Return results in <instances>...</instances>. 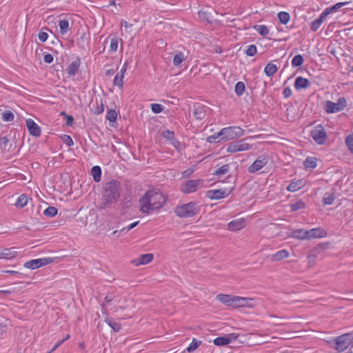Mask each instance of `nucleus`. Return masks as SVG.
I'll return each mask as SVG.
<instances>
[{"instance_id": "obj_1", "label": "nucleus", "mask_w": 353, "mask_h": 353, "mask_svg": "<svg viewBox=\"0 0 353 353\" xmlns=\"http://www.w3.org/2000/svg\"><path fill=\"white\" fill-rule=\"evenodd\" d=\"M121 192V185L119 181L115 179L105 183L102 187L101 201L99 205L100 209L111 208L120 199Z\"/></svg>"}, {"instance_id": "obj_2", "label": "nucleus", "mask_w": 353, "mask_h": 353, "mask_svg": "<svg viewBox=\"0 0 353 353\" xmlns=\"http://www.w3.org/2000/svg\"><path fill=\"white\" fill-rule=\"evenodd\" d=\"M166 201V197L159 190H149L139 199L140 210L143 214H150L152 211L160 209Z\"/></svg>"}, {"instance_id": "obj_3", "label": "nucleus", "mask_w": 353, "mask_h": 353, "mask_svg": "<svg viewBox=\"0 0 353 353\" xmlns=\"http://www.w3.org/2000/svg\"><path fill=\"white\" fill-rule=\"evenodd\" d=\"M216 299L221 303L234 308L253 307L255 305L253 299L230 294H220L216 296Z\"/></svg>"}, {"instance_id": "obj_4", "label": "nucleus", "mask_w": 353, "mask_h": 353, "mask_svg": "<svg viewBox=\"0 0 353 353\" xmlns=\"http://www.w3.org/2000/svg\"><path fill=\"white\" fill-rule=\"evenodd\" d=\"M200 206L196 202L190 201L188 203L177 205L174 209V212L180 218H191L200 212Z\"/></svg>"}, {"instance_id": "obj_5", "label": "nucleus", "mask_w": 353, "mask_h": 353, "mask_svg": "<svg viewBox=\"0 0 353 353\" xmlns=\"http://www.w3.org/2000/svg\"><path fill=\"white\" fill-rule=\"evenodd\" d=\"M353 341V334L346 333L341 334L329 341L330 347L336 350L338 352L345 351Z\"/></svg>"}, {"instance_id": "obj_6", "label": "nucleus", "mask_w": 353, "mask_h": 353, "mask_svg": "<svg viewBox=\"0 0 353 353\" xmlns=\"http://www.w3.org/2000/svg\"><path fill=\"white\" fill-rule=\"evenodd\" d=\"M222 135V140H232L238 139L244 134V130L238 126H230L224 128L219 131Z\"/></svg>"}, {"instance_id": "obj_7", "label": "nucleus", "mask_w": 353, "mask_h": 353, "mask_svg": "<svg viewBox=\"0 0 353 353\" xmlns=\"http://www.w3.org/2000/svg\"><path fill=\"white\" fill-rule=\"evenodd\" d=\"M203 183V179H189L181 185L180 190L184 194L192 193L201 188Z\"/></svg>"}, {"instance_id": "obj_8", "label": "nucleus", "mask_w": 353, "mask_h": 353, "mask_svg": "<svg viewBox=\"0 0 353 353\" xmlns=\"http://www.w3.org/2000/svg\"><path fill=\"white\" fill-rule=\"evenodd\" d=\"M347 106V101L345 97H339L336 103L331 101H326L324 109L327 113H335L341 111Z\"/></svg>"}, {"instance_id": "obj_9", "label": "nucleus", "mask_w": 353, "mask_h": 353, "mask_svg": "<svg viewBox=\"0 0 353 353\" xmlns=\"http://www.w3.org/2000/svg\"><path fill=\"white\" fill-rule=\"evenodd\" d=\"M250 148V145L245 141V139H241L229 143L227 145V152L234 153L248 150Z\"/></svg>"}, {"instance_id": "obj_10", "label": "nucleus", "mask_w": 353, "mask_h": 353, "mask_svg": "<svg viewBox=\"0 0 353 353\" xmlns=\"http://www.w3.org/2000/svg\"><path fill=\"white\" fill-rule=\"evenodd\" d=\"M269 161L268 155L263 154L259 155L257 159L248 167V170L250 173H255L262 169Z\"/></svg>"}, {"instance_id": "obj_11", "label": "nucleus", "mask_w": 353, "mask_h": 353, "mask_svg": "<svg viewBox=\"0 0 353 353\" xmlns=\"http://www.w3.org/2000/svg\"><path fill=\"white\" fill-rule=\"evenodd\" d=\"M54 262L53 258H43V259H37L30 260L26 262L23 265L24 268L30 269V270H36L41 266L48 265Z\"/></svg>"}, {"instance_id": "obj_12", "label": "nucleus", "mask_w": 353, "mask_h": 353, "mask_svg": "<svg viewBox=\"0 0 353 353\" xmlns=\"http://www.w3.org/2000/svg\"><path fill=\"white\" fill-rule=\"evenodd\" d=\"M311 136L319 145L325 143L327 139V133L321 125L316 126L311 131Z\"/></svg>"}, {"instance_id": "obj_13", "label": "nucleus", "mask_w": 353, "mask_h": 353, "mask_svg": "<svg viewBox=\"0 0 353 353\" xmlns=\"http://www.w3.org/2000/svg\"><path fill=\"white\" fill-rule=\"evenodd\" d=\"M234 188L230 190L228 189H218L210 190L207 192V196L211 199H221L227 197L233 190Z\"/></svg>"}, {"instance_id": "obj_14", "label": "nucleus", "mask_w": 353, "mask_h": 353, "mask_svg": "<svg viewBox=\"0 0 353 353\" xmlns=\"http://www.w3.org/2000/svg\"><path fill=\"white\" fill-rule=\"evenodd\" d=\"M26 125L29 133L35 137H39L41 135V128L31 119L26 120Z\"/></svg>"}, {"instance_id": "obj_15", "label": "nucleus", "mask_w": 353, "mask_h": 353, "mask_svg": "<svg viewBox=\"0 0 353 353\" xmlns=\"http://www.w3.org/2000/svg\"><path fill=\"white\" fill-rule=\"evenodd\" d=\"M192 114L193 116L197 120H203L205 115V107L200 103H194L192 106Z\"/></svg>"}, {"instance_id": "obj_16", "label": "nucleus", "mask_w": 353, "mask_h": 353, "mask_svg": "<svg viewBox=\"0 0 353 353\" xmlns=\"http://www.w3.org/2000/svg\"><path fill=\"white\" fill-rule=\"evenodd\" d=\"M154 256L152 254L148 253L141 254L138 258L134 259L132 262L134 265H145L152 261Z\"/></svg>"}, {"instance_id": "obj_17", "label": "nucleus", "mask_w": 353, "mask_h": 353, "mask_svg": "<svg viewBox=\"0 0 353 353\" xmlns=\"http://www.w3.org/2000/svg\"><path fill=\"white\" fill-rule=\"evenodd\" d=\"M307 239L322 238L327 235L326 231L321 228H315L311 230H307Z\"/></svg>"}, {"instance_id": "obj_18", "label": "nucleus", "mask_w": 353, "mask_h": 353, "mask_svg": "<svg viewBox=\"0 0 353 353\" xmlns=\"http://www.w3.org/2000/svg\"><path fill=\"white\" fill-rule=\"evenodd\" d=\"M245 226L244 219L233 220L228 224V229L230 231H236L243 228Z\"/></svg>"}, {"instance_id": "obj_19", "label": "nucleus", "mask_w": 353, "mask_h": 353, "mask_svg": "<svg viewBox=\"0 0 353 353\" xmlns=\"http://www.w3.org/2000/svg\"><path fill=\"white\" fill-rule=\"evenodd\" d=\"M310 86V81L303 77H298L295 79L294 88L296 90L305 89Z\"/></svg>"}, {"instance_id": "obj_20", "label": "nucleus", "mask_w": 353, "mask_h": 353, "mask_svg": "<svg viewBox=\"0 0 353 353\" xmlns=\"http://www.w3.org/2000/svg\"><path fill=\"white\" fill-rule=\"evenodd\" d=\"M81 65V60L79 58H77L75 60H74L68 67L67 68V74L72 77L74 76L80 67Z\"/></svg>"}, {"instance_id": "obj_21", "label": "nucleus", "mask_w": 353, "mask_h": 353, "mask_svg": "<svg viewBox=\"0 0 353 353\" xmlns=\"http://www.w3.org/2000/svg\"><path fill=\"white\" fill-rule=\"evenodd\" d=\"M307 230L297 229L291 232L290 236L296 239L305 240L308 238Z\"/></svg>"}, {"instance_id": "obj_22", "label": "nucleus", "mask_w": 353, "mask_h": 353, "mask_svg": "<svg viewBox=\"0 0 353 353\" xmlns=\"http://www.w3.org/2000/svg\"><path fill=\"white\" fill-rule=\"evenodd\" d=\"M305 185V181L303 179L297 180L296 181H292L288 186L287 187V190L289 192H296L297 190H301Z\"/></svg>"}, {"instance_id": "obj_23", "label": "nucleus", "mask_w": 353, "mask_h": 353, "mask_svg": "<svg viewBox=\"0 0 353 353\" xmlns=\"http://www.w3.org/2000/svg\"><path fill=\"white\" fill-rule=\"evenodd\" d=\"M17 252L14 248H6L0 252V259H12L16 257Z\"/></svg>"}, {"instance_id": "obj_24", "label": "nucleus", "mask_w": 353, "mask_h": 353, "mask_svg": "<svg viewBox=\"0 0 353 353\" xmlns=\"http://www.w3.org/2000/svg\"><path fill=\"white\" fill-rule=\"evenodd\" d=\"M326 15L322 12L318 19L312 21L310 24V30L312 32H316L319 30L324 20L326 19Z\"/></svg>"}, {"instance_id": "obj_25", "label": "nucleus", "mask_w": 353, "mask_h": 353, "mask_svg": "<svg viewBox=\"0 0 353 353\" xmlns=\"http://www.w3.org/2000/svg\"><path fill=\"white\" fill-rule=\"evenodd\" d=\"M349 2H339L331 7L326 8L323 12L327 17L329 14L336 12L343 6L348 4Z\"/></svg>"}, {"instance_id": "obj_26", "label": "nucleus", "mask_w": 353, "mask_h": 353, "mask_svg": "<svg viewBox=\"0 0 353 353\" xmlns=\"http://www.w3.org/2000/svg\"><path fill=\"white\" fill-rule=\"evenodd\" d=\"M290 254L286 250H281L272 255L271 260L272 261H279L284 259H287Z\"/></svg>"}, {"instance_id": "obj_27", "label": "nucleus", "mask_w": 353, "mask_h": 353, "mask_svg": "<svg viewBox=\"0 0 353 353\" xmlns=\"http://www.w3.org/2000/svg\"><path fill=\"white\" fill-rule=\"evenodd\" d=\"M305 169H314L317 166V158L314 157H307L303 162Z\"/></svg>"}, {"instance_id": "obj_28", "label": "nucleus", "mask_w": 353, "mask_h": 353, "mask_svg": "<svg viewBox=\"0 0 353 353\" xmlns=\"http://www.w3.org/2000/svg\"><path fill=\"white\" fill-rule=\"evenodd\" d=\"M10 135L8 136H3V132L1 134H0V149L4 151L10 152V148L12 147V145H10V147L8 148V145L10 141V139L8 138Z\"/></svg>"}, {"instance_id": "obj_29", "label": "nucleus", "mask_w": 353, "mask_h": 353, "mask_svg": "<svg viewBox=\"0 0 353 353\" xmlns=\"http://www.w3.org/2000/svg\"><path fill=\"white\" fill-rule=\"evenodd\" d=\"M91 174L95 182H99L101 179V169L98 165H94L91 169Z\"/></svg>"}, {"instance_id": "obj_30", "label": "nucleus", "mask_w": 353, "mask_h": 353, "mask_svg": "<svg viewBox=\"0 0 353 353\" xmlns=\"http://www.w3.org/2000/svg\"><path fill=\"white\" fill-rule=\"evenodd\" d=\"M277 66L272 63H268L265 68L264 72L268 77H272L277 72Z\"/></svg>"}, {"instance_id": "obj_31", "label": "nucleus", "mask_w": 353, "mask_h": 353, "mask_svg": "<svg viewBox=\"0 0 353 353\" xmlns=\"http://www.w3.org/2000/svg\"><path fill=\"white\" fill-rule=\"evenodd\" d=\"M229 170H230V165L228 164H225V165H222L221 167L219 168L218 169H216L212 173V174L214 176H216L218 177H221V176L225 175L227 173H228Z\"/></svg>"}, {"instance_id": "obj_32", "label": "nucleus", "mask_w": 353, "mask_h": 353, "mask_svg": "<svg viewBox=\"0 0 353 353\" xmlns=\"http://www.w3.org/2000/svg\"><path fill=\"white\" fill-rule=\"evenodd\" d=\"M213 343L216 346H224L230 343V340L226 336H219L214 339Z\"/></svg>"}, {"instance_id": "obj_33", "label": "nucleus", "mask_w": 353, "mask_h": 353, "mask_svg": "<svg viewBox=\"0 0 353 353\" xmlns=\"http://www.w3.org/2000/svg\"><path fill=\"white\" fill-rule=\"evenodd\" d=\"M289 205L290 207L291 211L295 212L305 208L306 203L302 200H299L296 203H290Z\"/></svg>"}, {"instance_id": "obj_34", "label": "nucleus", "mask_w": 353, "mask_h": 353, "mask_svg": "<svg viewBox=\"0 0 353 353\" xmlns=\"http://www.w3.org/2000/svg\"><path fill=\"white\" fill-rule=\"evenodd\" d=\"M277 17L279 22L284 25L287 24L290 19V15L287 12H279Z\"/></svg>"}, {"instance_id": "obj_35", "label": "nucleus", "mask_w": 353, "mask_h": 353, "mask_svg": "<svg viewBox=\"0 0 353 353\" xmlns=\"http://www.w3.org/2000/svg\"><path fill=\"white\" fill-rule=\"evenodd\" d=\"M60 28V32L61 34H65L69 30V21L68 19H62L59 22Z\"/></svg>"}, {"instance_id": "obj_36", "label": "nucleus", "mask_w": 353, "mask_h": 353, "mask_svg": "<svg viewBox=\"0 0 353 353\" xmlns=\"http://www.w3.org/2000/svg\"><path fill=\"white\" fill-rule=\"evenodd\" d=\"M28 197L25 194H21L19 196L15 205L18 208H22L26 206L28 203Z\"/></svg>"}, {"instance_id": "obj_37", "label": "nucleus", "mask_w": 353, "mask_h": 353, "mask_svg": "<svg viewBox=\"0 0 353 353\" xmlns=\"http://www.w3.org/2000/svg\"><path fill=\"white\" fill-rule=\"evenodd\" d=\"M303 61L304 59L301 54L295 55L292 60V65L294 68L301 66Z\"/></svg>"}, {"instance_id": "obj_38", "label": "nucleus", "mask_w": 353, "mask_h": 353, "mask_svg": "<svg viewBox=\"0 0 353 353\" xmlns=\"http://www.w3.org/2000/svg\"><path fill=\"white\" fill-rule=\"evenodd\" d=\"M245 85L243 81H239L236 83L234 91L237 96H241L245 91Z\"/></svg>"}, {"instance_id": "obj_39", "label": "nucleus", "mask_w": 353, "mask_h": 353, "mask_svg": "<svg viewBox=\"0 0 353 353\" xmlns=\"http://www.w3.org/2000/svg\"><path fill=\"white\" fill-rule=\"evenodd\" d=\"M105 118L110 123H114L117 121V113L114 110H108Z\"/></svg>"}, {"instance_id": "obj_40", "label": "nucleus", "mask_w": 353, "mask_h": 353, "mask_svg": "<svg viewBox=\"0 0 353 353\" xmlns=\"http://www.w3.org/2000/svg\"><path fill=\"white\" fill-rule=\"evenodd\" d=\"M57 208L53 206H49L43 211V214L46 216L54 217L57 214Z\"/></svg>"}, {"instance_id": "obj_41", "label": "nucleus", "mask_w": 353, "mask_h": 353, "mask_svg": "<svg viewBox=\"0 0 353 353\" xmlns=\"http://www.w3.org/2000/svg\"><path fill=\"white\" fill-rule=\"evenodd\" d=\"M336 199L334 193H326L323 200L324 205H332Z\"/></svg>"}, {"instance_id": "obj_42", "label": "nucleus", "mask_w": 353, "mask_h": 353, "mask_svg": "<svg viewBox=\"0 0 353 353\" xmlns=\"http://www.w3.org/2000/svg\"><path fill=\"white\" fill-rule=\"evenodd\" d=\"M113 84L119 88H123V76L121 75L120 73H117L113 80Z\"/></svg>"}, {"instance_id": "obj_43", "label": "nucleus", "mask_w": 353, "mask_h": 353, "mask_svg": "<svg viewBox=\"0 0 353 353\" xmlns=\"http://www.w3.org/2000/svg\"><path fill=\"white\" fill-rule=\"evenodd\" d=\"M201 341H198L196 339H193L190 345L186 348L188 352H192L194 351L201 344Z\"/></svg>"}, {"instance_id": "obj_44", "label": "nucleus", "mask_w": 353, "mask_h": 353, "mask_svg": "<svg viewBox=\"0 0 353 353\" xmlns=\"http://www.w3.org/2000/svg\"><path fill=\"white\" fill-rule=\"evenodd\" d=\"M185 59V57L183 52H179L176 54L173 59V64L175 66H179Z\"/></svg>"}, {"instance_id": "obj_45", "label": "nucleus", "mask_w": 353, "mask_h": 353, "mask_svg": "<svg viewBox=\"0 0 353 353\" xmlns=\"http://www.w3.org/2000/svg\"><path fill=\"white\" fill-rule=\"evenodd\" d=\"M254 28L261 35V36H266L269 30L268 27L265 25H256L254 26Z\"/></svg>"}, {"instance_id": "obj_46", "label": "nucleus", "mask_w": 353, "mask_h": 353, "mask_svg": "<svg viewBox=\"0 0 353 353\" xmlns=\"http://www.w3.org/2000/svg\"><path fill=\"white\" fill-rule=\"evenodd\" d=\"M119 39L114 36L110 42V52H114L118 49V44H119ZM120 40L122 41V39H120Z\"/></svg>"}, {"instance_id": "obj_47", "label": "nucleus", "mask_w": 353, "mask_h": 353, "mask_svg": "<svg viewBox=\"0 0 353 353\" xmlns=\"http://www.w3.org/2000/svg\"><path fill=\"white\" fill-rule=\"evenodd\" d=\"M105 323H107L110 327H112V329L114 331V332H119L120 330H121V324L117 323V322H114L113 321H112L111 319H106L105 320Z\"/></svg>"}, {"instance_id": "obj_48", "label": "nucleus", "mask_w": 353, "mask_h": 353, "mask_svg": "<svg viewBox=\"0 0 353 353\" xmlns=\"http://www.w3.org/2000/svg\"><path fill=\"white\" fill-rule=\"evenodd\" d=\"M1 118L3 121L10 122L14 120V116L11 111H6L2 114Z\"/></svg>"}, {"instance_id": "obj_49", "label": "nucleus", "mask_w": 353, "mask_h": 353, "mask_svg": "<svg viewBox=\"0 0 353 353\" xmlns=\"http://www.w3.org/2000/svg\"><path fill=\"white\" fill-rule=\"evenodd\" d=\"M198 15H199V17L203 21H207L208 23L210 22V14L206 12V11H203V10H199L198 12Z\"/></svg>"}, {"instance_id": "obj_50", "label": "nucleus", "mask_w": 353, "mask_h": 353, "mask_svg": "<svg viewBox=\"0 0 353 353\" xmlns=\"http://www.w3.org/2000/svg\"><path fill=\"white\" fill-rule=\"evenodd\" d=\"M60 115L63 116L65 119V123L68 126H72L74 123V117L71 115L67 114L65 112H61Z\"/></svg>"}, {"instance_id": "obj_51", "label": "nucleus", "mask_w": 353, "mask_h": 353, "mask_svg": "<svg viewBox=\"0 0 353 353\" xmlns=\"http://www.w3.org/2000/svg\"><path fill=\"white\" fill-rule=\"evenodd\" d=\"M103 111H104V105L103 103V101L101 100V102L99 104L98 103H97L96 108H94L92 110V112H93L94 114L98 115V114H100L102 112H103Z\"/></svg>"}, {"instance_id": "obj_52", "label": "nucleus", "mask_w": 353, "mask_h": 353, "mask_svg": "<svg viewBox=\"0 0 353 353\" xmlns=\"http://www.w3.org/2000/svg\"><path fill=\"white\" fill-rule=\"evenodd\" d=\"M164 107L159 103L151 104V110L154 114H159L163 111Z\"/></svg>"}, {"instance_id": "obj_53", "label": "nucleus", "mask_w": 353, "mask_h": 353, "mask_svg": "<svg viewBox=\"0 0 353 353\" xmlns=\"http://www.w3.org/2000/svg\"><path fill=\"white\" fill-rule=\"evenodd\" d=\"M256 52H257V48H256V46L254 44L249 46L248 49L245 51V54L250 57L254 56L256 54Z\"/></svg>"}, {"instance_id": "obj_54", "label": "nucleus", "mask_w": 353, "mask_h": 353, "mask_svg": "<svg viewBox=\"0 0 353 353\" xmlns=\"http://www.w3.org/2000/svg\"><path fill=\"white\" fill-rule=\"evenodd\" d=\"M162 135L165 139L171 141V142L175 139L174 132L168 130L163 131Z\"/></svg>"}, {"instance_id": "obj_55", "label": "nucleus", "mask_w": 353, "mask_h": 353, "mask_svg": "<svg viewBox=\"0 0 353 353\" xmlns=\"http://www.w3.org/2000/svg\"><path fill=\"white\" fill-rule=\"evenodd\" d=\"M61 139L65 144L68 146H72L74 144L73 140L70 136L67 134H63L61 136Z\"/></svg>"}, {"instance_id": "obj_56", "label": "nucleus", "mask_w": 353, "mask_h": 353, "mask_svg": "<svg viewBox=\"0 0 353 353\" xmlns=\"http://www.w3.org/2000/svg\"><path fill=\"white\" fill-rule=\"evenodd\" d=\"M345 143L349 150L353 153V134L348 135L346 137Z\"/></svg>"}, {"instance_id": "obj_57", "label": "nucleus", "mask_w": 353, "mask_h": 353, "mask_svg": "<svg viewBox=\"0 0 353 353\" xmlns=\"http://www.w3.org/2000/svg\"><path fill=\"white\" fill-rule=\"evenodd\" d=\"M222 139V135L219 134V132L217 133H214L213 135L209 136L207 138V141L209 143H214L215 142L216 139L220 138Z\"/></svg>"}, {"instance_id": "obj_58", "label": "nucleus", "mask_w": 353, "mask_h": 353, "mask_svg": "<svg viewBox=\"0 0 353 353\" xmlns=\"http://www.w3.org/2000/svg\"><path fill=\"white\" fill-rule=\"evenodd\" d=\"M38 38L40 41L45 42L47 41V39L48 38V34L46 32L40 31L38 34Z\"/></svg>"}, {"instance_id": "obj_59", "label": "nucleus", "mask_w": 353, "mask_h": 353, "mask_svg": "<svg viewBox=\"0 0 353 353\" xmlns=\"http://www.w3.org/2000/svg\"><path fill=\"white\" fill-rule=\"evenodd\" d=\"M85 39V34L83 33L80 38L77 39V44L81 48L84 49V40Z\"/></svg>"}, {"instance_id": "obj_60", "label": "nucleus", "mask_w": 353, "mask_h": 353, "mask_svg": "<svg viewBox=\"0 0 353 353\" xmlns=\"http://www.w3.org/2000/svg\"><path fill=\"white\" fill-rule=\"evenodd\" d=\"M54 57L52 54L47 53L43 55V61L45 63H52Z\"/></svg>"}, {"instance_id": "obj_61", "label": "nucleus", "mask_w": 353, "mask_h": 353, "mask_svg": "<svg viewBox=\"0 0 353 353\" xmlns=\"http://www.w3.org/2000/svg\"><path fill=\"white\" fill-rule=\"evenodd\" d=\"M2 272L8 273V274H10L12 275H16L19 278H22L24 276V274L23 273L17 272V271H14V270H3V271H2Z\"/></svg>"}, {"instance_id": "obj_62", "label": "nucleus", "mask_w": 353, "mask_h": 353, "mask_svg": "<svg viewBox=\"0 0 353 353\" xmlns=\"http://www.w3.org/2000/svg\"><path fill=\"white\" fill-rule=\"evenodd\" d=\"M283 95L285 99L289 98L292 95V90L290 88L286 87L283 91Z\"/></svg>"}, {"instance_id": "obj_63", "label": "nucleus", "mask_w": 353, "mask_h": 353, "mask_svg": "<svg viewBox=\"0 0 353 353\" xmlns=\"http://www.w3.org/2000/svg\"><path fill=\"white\" fill-rule=\"evenodd\" d=\"M171 143L177 151L181 150V142L179 140L174 139Z\"/></svg>"}, {"instance_id": "obj_64", "label": "nucleus", "mask_w": 353, "mask_h": 353, "mask_svg": "<svg viewBox=\"0 0 353 353\" xmlns=\"http://www.w3.org/2000/svg\"><path fill=\"white\" fill-rule=\"evenodd\" d=\"M114 295L112 293H108L106 296L105 297V301L106 302V303L108 304H110V302L112 301V299H114Z\"/></svg>"}]
</instances>
